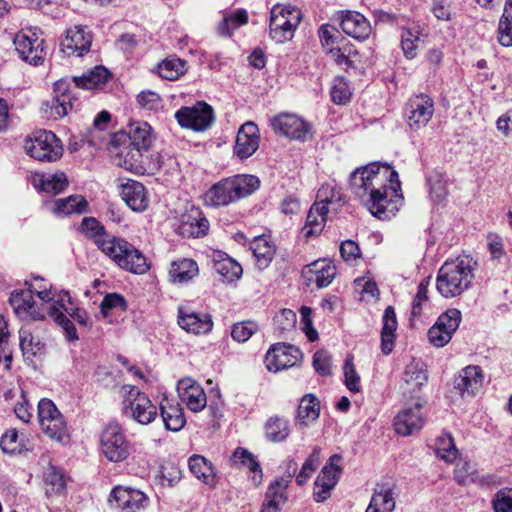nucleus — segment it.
Masks as SVG:
<instances>
[{"mask_svg": "<svg viewBox=\"0 0 512 512\" xmlns=\"http://www.w3.org/2000/svg\"><path fill=\"white\" fill-rule=\"evenodd\" d=\"M122 412L140 425L152 423L158 416V408L150 398L137 387L124 385Z\"/></svg>", "mask_w": 512, "mask_h": 512, "instance_id": "obj_5", "label": "nucleus"}, {"mask_svg": "<svg viewBox=\"0 0 512 512\" xmlns=\"http://www.w3.org/2000/svg\"><path fill=\"white\" fill-rule=\"evenodd\" d=\"M80 231L98 247L102 252L110 251L108 245L115 236L107 233L105 227L95 217H84Z\"/></svg>", "mask_w": 512, "mask_h": 512, "instance_id": "obj_35", "label": "nucleus"}, {"mask_svg": "<svg viewBox=\"0 0 512 512\" xmlns=\"http://www.w3.org/2000/svg\"><path fill=\"white\" fill-rule=\"evenodd\" d=\"M477 266V261L469 255L446 260L437 273V291L445 298L461 295L471 287Z\"/></svg>", "mask_w": 512, "mask_h": 512, "instance_id": "obj_2", "label": "nucleus"}, {"mask_svg": "<svg viewBox=\"0 0 512 512\" xmlns=\"http://www.w3.org/2000/svg\"><path fill=\"white\" fill-rule=\"evenodd\" d=\"M290 480L280 478L272 482L266 491L265 502L270 507L279 508L281 504H284L287 497V488Z\"/></svg>", "mask_w": 512, "mask_h": 512, "instance_id": "obj_48", "label": "nucleus"}, {"mask_svg": "<svg viewBox=\"0 0 512 512\" xmlns=\"http://www.w3.org/2000/svg\"><path fill=\"white\" fill-rule=\"evenodd\" d=\"M434 114V101L426 94L411 97L405 105L404 115L408 127L413 131L424 128Z\"/></svg>", "mask_w": 512, "mask_h": 512, "instance_id": "obj_15", "label": "nucleus"}, {"mask_svg": "<svg viewBox=\"0 0 512 512\" xmlns=\"http://www.w3.org/2000/svg\"><path fill=\"white\" fill-rule=\"evenodd\" d=\"M231 467H246L253 473L252 481L255 485H259L262 481V468L256 457L247 449L238 447L230 457Z\"/></svg>", "mask_w": 512, "mask_h": 512, "instance_id": "obj_41", "label": "nucleus"}, {"mask_svg": "<svg viewBox=\"0 0 512 512\" xmlns=\"http://www.w3.org/2000/svg\"><path fill=\"white\" fill-rule=\"evenodd\" d=\"M185 72V61L180 58H167L158 65V74L161 78L174 81Z\"/></svg>", "mask_w": 512, "mask_h": 512, "instance_id": "obj_51", "label": "nucleus"}, {"mask_svg": "<svg viewBox=\"0 0 512 512\" xmlns=\"http://www.w3.org/2000/svg\"><path fill=\"white\" fill-rule=\"evenodd\" d=\"M352 193L361 201L369 196L375 197L389 186L399 187L400 181L397 171L387 163L372 162L366 166L356 168L349 177Z\"/></svg>", "mask_w": 512, "mask_h": 512, "instance_id": "obj_1", "label": "nucleus"}, {"mask_svg": "<svg viewBox=\"0 0 512 512\" xmlns=\"http://www.w3.org/2000/svg\"><path fill=\"white\" fill-rule=\"evenodd\" d=\"M271 126L277 134L300 141H305L311 131L309 123L291 113H281L275 116L271 120Z\"/></svg>", "mask_w": 512, "mask_h": 512, "instance_id": "obj_21", "label": "nucleus"}, {"mask_svg": "<svg viewBox=\"0 0 512 512\" xmlns=\"http://www.w3.org/2000/svg\"><path fill=\"white\" fill-rule=\"evenodd\" d=\"M121 197L135 212L145 211L149 204L144 185L135 180H128L121 186Z\"/></svg>", "mask_w": 512, "mask_h": 512, "instance_id": "obj_32", "label": "nucleus"}, {"mask_svg": "<svg viewBox=\"0 0 512 512\" xmlns=\"http://www.w3.org/2000/svg\"><path fill=\"white\" fill-rule=\"evenodd\" d=\"M151 126L144 121L130 123L124 130L112 137V145L118 148L117 156L123 158L125 168H132L140 163L142 152L147 151L153 141Z\"/></svg>", "mask_w": 512, "mask_h": 512, "instance_id": "obj_3", "label": "nucleus"}, {"mask_svg": "<svg viewBox=\"0 0 512 512\" xmlns=\"http://www.w3.org/2000/svg\"><path fill=\"white\" fill-rule=\"evenodd\" d=\"M264 429L266 438L273 443L284 442L290 435L289 421L277 415L266 421Z\"/></svg>", "mask_w": 512, "mask_h": 512, "instance_id": "obj_46", "label": "nucleus"}, {"mask_svg": "<svg viewBox=\"0 0 512 512\" xmlns=\"http://www.w3.org/2000/svg\"><path fill=\"white\" fill-rule=\"evenodd\" d=\"M175 118L182 128L196 132L209 129L215 121L213 108L204 101H198L191 107H181L176 111Z\"/></svg>", "mask_w": 512, "mask_h": 512, "instance_id": "obj_11", "label": "nucleus"}, {"mask_svg": "<svg viewBox=\"0 0 512 512\" xmlns=\"http://www.w3.org/2000/svg\"><path fill=\"white\" fill-rule=\"evenodd\" d=\"M209 230V221L203 211L194 205L180 215L177 233L186 238H200Z\"/></svg>", "mask_w": 512, "mask_h": 512, "instance_id": "obj_20", "label": "nucleus"}, {"mask_svg": "<svg viewBox=\"0 0 512 512\" xmlns=\"http://www.w3.org/2000/svg\"><path fill=\"white\" fill-rule=\"evenodd\" d=\"M44 39L39 38L36 33L21 31L14 38L15 49L20 58L32 65H40L45 58Z\"/></svg>", "mask_w": 512, "mask_h": 512, "instance_id": "obj_19", "label": "nucleus"}, {"mask_svg": "<svg viewBox=\"0 0 512 512\" xmlns=\"http://www.w3.org/2000/svg\"><path fill=\"white\" fill-rule=\"evenodd\" d=\"M345 386L353 393L360 391V377L355 370L352 358H347L343 366Z\"/></svg>", "mask_w": 512, "mask_h": 512, "instance_id": "obj_63", "label": "nucleus"}, {"mask_svg": "<svg viewBox=\"0 0 512 512\" xmlns=\"http://www.w3.org/2000/svg\"><path fill=\"white\" fill-rule=\"evenodd\" d=\"M250 249L260 270L266 269L275 255V245L265 237H256L250 244Z\"/></svg>", "mask_w": 512, "mask_h": 512, "instance_id": "obj_44", "label": "nucleus"}, {"mask_svg": "<svg viewBox=\"0 0 512 512\" xmlns=\"http://www.w3.org/2000/svg\"><path fill=\"white\" fill-rule=\"evenodd\" d=\"M41 429L45 435L57 442L64 443L69 440L67 423L63 415L56 417L50 424L41 426Z\"/></svg>", "mask_w": 512, "mask_h": 512, "instance_id": "obj_53", "label": "nucleus"}, {"mask_svg": "<svg viewBox=\"0 0 512 512\" xmlns=\"http://www.w3.org/2000/svg\"><path fill=\"white\" fill-rule=\"evenodd\" d=\"M44 483L47 496L61 494L66 489V475L62 469L50 465L44 473Z\"/></svg>", "mask_w": 512, "mask_h": 512, "instance_id": "obj_47", "label": "nucleus"}, {"mask_svg": "<svg viewBox=\"0 0 512 512\" xmlns=\"http://www.w3.org/2000/svg\"><path fill=\"white\" fill-rule=\"evenodd\" d=\"M320 456L321 449L319 447H314L313 451L305 460L299 473L296 476V482L298 485L302 486L306 484V482L311 477L312 473L316 471V469L320 465Z\"/></svg>", "mask_w": 512, "mask_h": 512, "instance_id": "obj_57", "label": "nucleus"}, {"mask_svg": "<svg viewBox=\"0 0 512 512\" xmlns=\"http://www.w3.org/2000/svg\"><path fill=\"white\" fill-rule=\"evenodd\" d=\"M9 303L16 316L20 319L42 321L46 318L44 310L36 306L31 288H27V290H14L10 294Z\"/></svg>", "mask_w": 512, "mask_h": 512, "instance_id": "obj_22", "label": "nucleus"}, {"mask_svg": "<svg viewBox=\"0 0 512 512\" xmlns=\"http://www.w3.org/2000/svg\"><path fill=\"white\" fill-rule=\"evenodd\" d=\"M320 414V404L314 394H306L302 397L297 408L296 423L300 426H307L315 421Z\"/></svg>", "mask_w": 512, "mask_h": 512, "instance_id": "obj_45", "label": "nucleus"}, {"mask_svg": "<svg viewBox=\"0 0 512 512\" xmlns=\"http://www.w3.org/2000/svg\"><path fill=\"white\" fill-rule=\"evenodd\" d=\"M47 314L63 329L65 337L69 341H76L79 339L73 322L59 308L55 305H50L47 309Z\"/></svg>", "mask_w": 512, "mask_h": 512, "instance_id": "obj_52", "label": "nucleus"}, {"mask_svg": "<svg viewBox=\"0 0 512 512\" xmlns=\"http://www.w3.org/2000/svg\"><path fill=\"white\" fill-rule=\"evenodd\" d=\"M494 512H512V488L496 492L492 500Z\"/></svg>", "mask_w": 512, "mask_h": 512, "instance_id": "obj_64", "label": "nucleus"}, {"mask_svg": "<svg viewBox=\"0 0 512 512\" xmlns=\"http://www.w3.org/2000/svg\"><path fill=\"white\" fill-rule=\"evenodd\" d=\"M498 42L504 47L512 46V13H503L498 24Z\"/></svg>", "mask_w": 512, "mask_h": 512, "instance_id": "obj_60", "label": "nucleus"}, {"mask_svg": "<svg viewBox=\"0 0 512 512\" xmlns=\"http://www.w3.org/2000/svg\"><path fill=\"white\" fill-rule=\"evenodd\" d=\"M31 184L38 192L57 195L65 190L68 179L63 172L35 173L31 176Z\"/></svg>", "mask_w": 512, "mask_h": 512, "instance_id": "obj_31", "label": "nucleus"}, {"mask_svg": "<svg viewBox=\"0 0 512 512\" xmlns=\"http://www.w3.org/2000/svg\"><path fill=\"white\" fill-rule=\"evenodd\" d=\"M425 402L416 398L411 405L404 406L394 418L395 432L401 436H410L419 432L425 425L426 419L422 409Z\"/></svg>", "mask_w": 512, "mask_h": 512, "instance_id": "obj_16", "label": "nucleus"}, {"mask_svg": "<svg viewBox=\"0 0 512 512\" xmlns=\"http://www.w3.org/2000/svg\"><path fill=\"white\" fill-rule=\"evenodd\" d=\"M37 408L40 426L50 424L56 417L62 415L54 402L48 398L41 399Z\"/></svg>", "mask_w": 512, "mask_h": 512, "instance_id": "obj_59", "label": "nucleus"}, {"mask_svg": "<svg viewBox=\"0 0 512 512\" xmlns=\"http://www.w3.org/2000/svg\"><path fill=\"white\" fill-rule=\"evenodd\" d=\"M436 455L445 462H454L458 457V449L455 446L454 439L449 433H443L436 438Z\"/></svg>", "mask_w": 512, "mask_h": 512, "instance_id": "obj_49", "label": "nucleus"}, {"mask_svg": "<svg viewBox=\"0 0 512 512\" xmlns=\"http://www.w3.org/2000/svg\"><path fill=\"white\" fill-rule=\"evenodd\" d=\"M159 409L167 430L178 432L185 426L186 418L183 408L177 401L164 397L160 402Z\"/></svg>", "mask_w": 512, "mask_h": 512, "instance_id": "obj_33", "label": "nucleus"}, {"mask_svg": "<svg viewBox=\"0 0 512 512\" xmlns=\"http://www.w3.org/2000/svg\"><path fill=\"white\" fill-rule=\"evenodd\" d=\"M419 27L403 28L401 33V47L407 59H414L417 55V43L419 42Z\"/></svg>", "mask_w": 512, "mask_h": 512, "instance_id": "obj_56", "label": "nucleus"}, {"mask_svg": "<svg viewBox=\"0 0 512 512\" xmlns=\"http://www.w3.org/2000/svg\"><path fill=\"white\" fill-rule=\"evenodd\" d=\"M213 269L227 282L238 280L242 273V266L228 254L222 251H214L212 254Z\"/></svg>", "mask_w": 512, "mask_h": 512, "instance_id": "obj_39", "label": "nucleus"}, {"mask_svg": "<svg viewBox=\"0 0 512 512\" xmlns=\"http://www.w3.org/2000/svg\"><path fill=\"white\" fill-rule=\"evenodd\" d=\"M429 193L434 202H441L447 196L446 179L440 173L434 172L427 178Z\"/></svg>", "mask_w": 512, "mask_h": 512, "instance_id": "obj_58", "label": "nucleus"}, {"mask_svg": "<svg viewBox=\"0 0 512 512\" xmlns=\"http://www.w3.org/2000/svg\"><path fill=\"white\" fill-rule=\"evenodd\" d=\"M249 15L246 9L238 8L223 12V18L216 27V33L223 38H231L233 33L246 25Z\"/></svg>", "mask_w": 512, "mask_h": 512, "instance_id": "obj_37", "label": "nucleus"}, {"mask_svg": "<svg viewBox=\"0 0 512 512\" xmlns=\"http://www.w3.org/2000/svg\"><path fill=\"white\" fill-rule=\"evenodd\" d=\"M111 74L104 66H96L93 70L79 77H73L70 81L77 90L82 89H98L108 82Z\"/></svg>", "mask_w": 512, "mask_h": 512, "instance_id": "obj_42", "label": "nucleus"}, {"mask_svg": "<svg viewBox=\"0 0 512 512\" xmlns=\"http://www.w3.org/2000/svg\"><path fill=\"white\" fill-rule=\"evenodd\" d=\"M395 505L393 488L389 484H377L366 512H393Z\"/></svg>", "mask_w": 512, "mask_h": 512, "instance_id": "obj_38", "label": "nucleus"}, {"mask_svg": "<svg viewBox=\"0 0 512 512\" xmlns=\"http://www.w3.org/2000/svg\"><path fill=\"white\" fill-rule=\"evenodd\" d=\"M92 34L81 26L67 29L66 36L61 41V50L67 56L81 57L90 51Z\"/></svg>", "mask_w": 512, "mask_h": 512, "instance_id": "obj_25", "label": "nucleus"}, {"mask_svg": "<svg viewBox=\"0 0 512 512\" xmlns=\"http://www.w3.org/2000/svg\"><path fill=\"white\" fill-rule=\"evenodd\" d=\"M301 21V11L295 6L276 4L270 11L269 35L275 43L293 38Z\"/></svg>", "mask_w": 512, "mask_h": 512, "instance_id": "obj_6", "label": "nucleus"}, {"mask_svg": "<svg viewBox=\"0 0 512 512\" xmlns=\"http://www.w3.org/2000/svg\"><path fill=\"white\" fill-rule=\"evenodd\" d=\"M331 101L337 105H345L351 100L352 91L344 77H336L330 89Z\"/></svg>", "mask_w": 512, "mask_h": 512, "instance_id": "obj_55", "label": "nucleus"}, {"mask_svg": "<svg viewBox=\"0 0 512 512\" xmlns=\"http://www.w3.org/2000/svg\"><path fill=\"white\" fill-rule=\"evenodd\" d=\"M330 202L328 198L314 203L308 211L306 222L302 228L303 236L308 239L322 232L326 215L328 213L327 204Z\"/></svg>", "mask_w": 512, "mask_h": 512, "instance_id": "obj_34", "label": "nucleus"}, {"mask_svg": "<svg viewBox=\"0 0 512 512\" xmlns=\"http://www.w3.org/2000/svg\"><path fill=\"white\" fill-rule=\"evenodd\" d=\"M484 375L481 367L469 365L461 370L454 379V388L461 396L474 395L483 384Z\"/></svg>", "mask_w": 512, "mask_h": 512, "instance_id": "obj_28", "label": "nucleus"}, {"mask_svg": "<svg viewBox=\"0 0 512 512\" xmlns=\"http://www.w3.org/2000/svg\"><path fill=\"white\" fill-rule=\"evenodd\" d=\"M20 349L25 359H31L42 353L44 344L35 341L33 335L25 329L19 331Z\"/></svg>", "mask_w": 512, "mask_h": 512, "instance_id": "obj_54", "label": "nucleus"}, {"mask_svg": "<svg viewBox=\"0 0 512 512\" xmlns=\"http://www.w3.org/2000/svg\"><path fill=\"white\" fill-rule=\"evenodd\" d=\"M382 322L381 351L384 355H389L394 347L395 331L398 326L396 313L392 306H388L384 310Z\"/></svg>", "mask_w": 512, "mask_h": 512, "instance_id": "obj_43", "label": "nucleus"}, {"mask_svg": "<svg viewBox=\"0 0 512 512\" xmlns=\"http://www.w3.org/2000/svg\"><path fill=\"white\" fill-rule=\"evenodd\" d=\"M400 190L401 185L399 187L389 186L375 197L369 196L362 202L375 217L381 220L390 219L398 210L397 202L402 199V195L399 194Z\"/></svg>", "mask_w": 512, "mask_h": 512, "instance_id": "obj_17", "label": "nucleus"}, {"mask_svg": "<svg viewBox=\"0 0 512 512\" xmlns=\"http://www.w3.org/2000/svg\"><path fill=\"white\" fill-rule=\"evenodd\" d=\"M403 379L408 386L407 390L409 392H415L427 382L428 377L422 364L412 363L406 367Z\"/></svg>", "mask_w": 512, "mask_h": 512, "instance_id": "obj_50", "label": "nucleus"}, {"mask_svg": "<svg viewBox=\"0 0 512 512\" xmlns=\"http://www.w3.org/2000/svg\"><path fill=\"white\" fill-rule=\"evenodd\" d=\"M177 390L181 400L186 403L192 412H200L207 405V398L203 388L191 378L178 381Z\"/></svg>", "mask_w": 512, "mask_h": 512, "instance_id": "obj_27", "label": "nucleus"}, {"mask_svg": "<svg viewBox=\"0 0 512 512\" xmlns=\"http://www.w3.org/2000/svg\"><path fill=\"white\" fill-rule=\"evenodd\" d=\"M25 151L35 160L55 162L63 155L61 141L52 131L38 130L25 140Z\"/></svg>", "mask_w": 512, "mask_h": 512, "instance_id": "obj_10", "label": "nucleus"}, {"mask_svg": "<svg viewBox=\"0 0 512 512\" xmlns=\"http://www.w3.org/2000/svg\"><path fill=\"white\" fill-rule=\"evenodd\" d=\"M78 98L76 89L67 78L54 83L51 100L42 104V110L47 118L57 120L65 117L76 106Z\"/></svg>", "mask_w": 512, "mask_h": 512, "instance_id": "obj_8", "label": "nucleus"}, {"mask_svg": "<svg viewBox=\"0 0 512 512\" xmlns=\"http://www.w3.org/2000/svg\"><path fill=\"white\" fill-rule=\"evenodd\" d=\"M199 273L198 264L190 258H179L169 268L170 281L174 284H186Z\"/></svg>", "mask_w": 512, "mask_h": 512, "instance_id": "obj_40", "label": "nucleus"}, {"mask_svg": "<svg viewBox=\"0 0 512 512\" xmlns=\"http://www.w3.org/2000/svg\"><path fill=\"white\" fill-rule=\"evenodd\" d=\"M258 329V325L253 321H242L235 323L231 329V336L233 340L244 343L246 342Z\"/></svg>", "mask_w": 512, "mask_h": 512, "instance_id": "obj_61", "label": "nucleus"}, {"mask_svg": "<svg viewBox=\"0 0 512 512\" xmlns=\"http://www.w3.org/2000/svg\"><path fill=\"white\" fill-rule=\"evenodd\" d=\"M342 456L333 454L321 469L314 483L313 498L317 503L326 501L342 473Z\"/></svg>", "mask_w": 512, "mask_h": 512, "instance_id": "obj_13", "label": "nucleus"}, {"mask_svg": "<svg viewBox=\"0 0 512 512\" xmlns=\"http://www.w3.org/2000/svg\"><path fill=\"white\" fill-rule=\"evenodd\" d=\"M336 20L342 31L355 40L364 41L371 34L370 22L357 11H339L336 14Z\"/></svg>", "mask_w": 512, "mask_h": 512, "instance_id": "obj_23", "label": "nucleus"}, {"mask_svg": "<svg viewBox=\"0 0 512 512\" xmlns=\"http://www.w3.org/2000/svg\"><path fill=\"white\" fill-rule=\"evenodd\" d=\"M110 508L116 512H143L149 506V497L139 489L115 486L109 495Z\"/></svg>", "mask_w": 512, "mask_h": 512, "instance_id": "obj_12", "label": "nucleus"}, {"mask_svg": "<svg viewBox=\"0 0 512 512\" xmlns=\"http://www.w3.org/2000/svg\"><path fill=\"white\" fill-rule=\"evenodd\" d=\"M260 134L258 126L252 122L247 121L238 129L234 154L240 160H245L251 157L259 148Z\"/></svg>", "mask_w": 512, "mask_h": 512, "instance_id": "obj_24", "label": "nucleus"}, {"mask_svg": "<svg viewBox=\"0 0 512 512\" xmlns=\"http://www.w3.org/2000/svg\"><path fill=\"white\" fill-rule=\"evenodd\" d=\"M301 358L302 352L299 348L286 343H277L267 351L264 363L269 371L276 373L295 366Z\"/></svg>", "mask_w": 512, "mask_h": 512, "instance_id": "obj_18", "label": "nucleus"}, {"mask_svg": "<svg viewBox=\"0 0 512 512\" xmlns=\"http://www.w3.org/2000/svg\"><path fill=\"white\" fill-rule=\"evenodd\" d=\"M178 324L182 329L193 334H206L213 327V321L209 314L196 313L184 308H179Z\"/></svg>", "mask_w": 512, "mask_h": 512, "instance_id": "obj_29", "label": "nucleus"}, {"mask_svg": "<svg viewBox=\"0 0 512 512\" xmlns=\"http://www.w3.org/2000/svg\"><path fill=\"white\" fill-rule=\"evenodd\" d=\"M113 309L125 311L127 309V302L125 298L117 293L106 294L100 304V311L104 317H107L109 312Z\"/></svg>", "mask_w": 512, "mask_h": 512, "instance_id": "obj_62", "label": "nucleus"}, {"mask_svg": "<svg viewBox=\"0 0 512 512\" xmlns=\"http://www.w3.org/2000/svg\"><path fill=\"white\" fill-rule=\"evenodd\" d=\"M87 200L81 195H70L66 198L56 199L44 204L45 209L51 211L57 217L69 216L73 213L86 212Z\"/></svg>", "mask_w": 512, "mask_h": 512, "instance_id": "obj_30", "label": "nucleus"}, {"mask_svg": "<svg viewBox=\"0 0 512 512\" xmlns=\"http://www.w3.org/2000/svg\"><path fill=\"white\" fill-rule=\"evenodd\" d=\"M99 444L102 455L113 463L127 460L132 450L131 442L117 423L105 426L100 434Z\"/></svg>", "mask_w": 512, "mask_h": 512, "instance_id": "obj_9", "label": "nucleus"}, {"mask_svg": "<svg viewBox=\"0 0 512 512\" xmlns=\"http://www.w3.org/2000/svg\"><path fill=\"white\" fill-rule=\"evenodd\" d=\"M260 186L258 177L239 174L214 184L205 195L206 202L213 207L227 206L254 193Z\"/></svg>", "mask_w": 512, "mask_h": 512, "instance_id": "obj_4", "label": "nucleus"}, {"mask_svg": "<svg viewBox=\"0 0 512 512\" xmlns=\"http://www.w3.org/2000/svg\"><path fill=\"white\" fill-rule=\"evenodd\" d=\"M188 466L191 473L202 483L210 488H214L218 483L216 468L202 455H193L188 460Z\"/></svg>", "mask_w": 512, "mask_h": 512, "instance_id": "obj_36", "label": "nucleus"}, {"mask_svg": "<svg viewBox=\"0 0 512 512\" xmlns=\"http://www.w3.org/2000/svg\"><path fill=\"white\" fill-rule=\"evenodd\" d=\"M461 318V312L456 308L447 309L440 314L434 325L428 330L429 342L434 347H444L458 329Z\"/></svg>", "mask_w": 512, "mask_h": 512, "instance_id": "obj_14", "label": "nucleus"}, {"mask_svg": "<svg viewBox=\"0 0 512 512\" xmlns=\"http://www.w3.org/2000/svg\"><path fill=\"white\" fill-rule=\"evenodd\" d=\"M110 251L103 253L120 268L133 274H144L149 269L144 254L123 238L114 237L108 245Z\"/></svg>", "mask_w": 512, "mask_h": 512, "instance_id": "obj_7", "label": "nucleus"}, {"mask_svg": "<svg viewBox=\"0 0 512 512\" xmlns=\"http://www.w3.org/2000/svg\"><path fill=\"white\" fill-rule=\"evenodd\" d=\"M302 275L308 285L314 282L317 288H324L335 278L336 267L330 260L318 259L304 266Z\"/></svg>", "mask_w": 512, "mask_h": 512, "instance_id": "obj_26", "label": "nucleus"}]
</instances>
